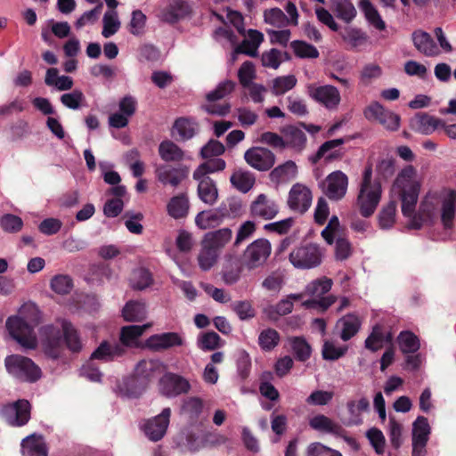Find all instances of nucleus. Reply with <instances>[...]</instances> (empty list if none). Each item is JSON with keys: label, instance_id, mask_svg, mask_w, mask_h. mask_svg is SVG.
Segmentation results:
<instances>
[{"label": "nucleus", "instance_id": "obj_1", "mask_svg": "<svg viewBox=\"0 0 456 456\" xmlns=\"http://www.w3.org/2000/svg\"><path fill=\"white\" fill-rule=\"evenodd\" d=\"M40 337L45 353L53 358L58 357L63 344L73 351H79L82 344L73 325L64 319L57 320L53 325L40 329Z\"/></svg>", "mask_w": 456, "mask_h": 456}, {"label": "nucleus", "instance_id": "obj_2", "mask_svg": "<svg viewBox=\"0 0 456 456\" xmlns=\"http://www.w3.org/2000/svg\"><path fill=\"white\" fill-rule=\"evenodd\" d=\"M421 183L417 169L411 165L404 167L397 174L391 191L400 198L403 216H411L415 213Z\"/></svg>", "mask_w": 456, "mask_h": 456}, {"label": "nucleus", "instance_id": "obj_3", "mask_svg": "<svg viewBox=\"0 0 456 456\" xmlns=\"http://www.w3.org/2000/svg\"><path fill=\"white\" fill-rule=\"evenodd\" d=\"M382 194L380 182L372 177V167H365L359 187L356 205L363 217L370 216L376 210Z\"/></svg>", "mask_w": 456, "mask_h": 456}, {"label": "nucleus", "instance_id": "obj_4", "mask_svg": "<svg viewBox=\"0 0 456 456\" xmlns=\"http://www.w3.org/2000/svg\"><path fill=\"white\" fill-rule=\"evenodd\" d=\"M4 365L9 374L23 381H36L41 376V370L32 360L20 354H12L5 358Z\"/></svg>", "mask_w": 456, "mask_h": 456}, {"label": "nucleus", "instance_id": "obj_5", "mask_svg": "<svg viewBox=\"0 0 456 456\" xmlns=\"http://www.w3.org/2000/svg\"><path fill=\"white\" fill-rule=\"evenodd\" d=\"M234 87L235 83L231 80L221 82L214 90L206 94V102L202 105V109L212 115L225 116L230 112V104H218L216 102L230 94Z\"/></svg>", "mask_w": 456, "mask_h": 456}, {"label": "nucleus", "instance_id": "obj_6", "mask_svg": "<svg viewBox=\"0 0 456 456\" xmlns=\"http://www.w3.org/2000/svg\"><path fill=\"white\" fill-rule=\"evenodd\" d=\"M323 251L315 244L294 248L289 254V261L297 269H312L321 265Z\"/></svg>", "mask_w": 456, "mask_h": 456}, {"label": "nucleus", "instance_id": "obj_7", "mask_svg": "<svg viewBox=\"0 0 456 456\" xmlns=\"http://www.w3.org/2000/svg\"><path fill=\"white\" fill-rule=\"evenodd\" d=\"M10 335L21 346L33 349L37 346V338L33 327L20 316H11L6 321Z\"/></svg>", "mask_w": 456, "mask_h": 456}, {"label": "nucleus", "instance_id": "obj_8", "mask_svg": "<svg viewBox=\"0 0 456 456\" xmlns=\"http://www.w3.org/2000/svg\"><path fill=\"white\" fill-rule=\"evenodd\" d=\"M348 183V176L344 172L337 170L326 176L322 182L321 187L325 196L331 200L338 201L346 196Z\"/></svg>", "mask_w": 456, "mask_h": 456}, {"label": "nucleus", "instance_id": "obj_9", "mask_svg": "<svg viewBox=\"0 0 456 456\" xmlns=\"http://www.w3.org/2000/svg\"><path fill=\"white\" fill-rule=\"evenodd\" d=\"M272 251L271 243L265 239H258L250 243L243 254L244 265L252 270L263 265Z\"/></svg>", "mask_w": 456, "mask_h": 456}, {"label": "nucleus", "instance_id": "obj_10", "mask_svg": "<svg viewBox=\"0 0 456 456\" xmlns=\"http://www.w3.org/2000/svg\"><path fill=\"white\" fill-rule=\"evenodd\" d=\"M30 403L21 399L4 405L1 410L2 418L12 427H22L30 419Z\"/></svg>", "mask_w": 456, "mask_h": 456}, {"label": "nucleus", "instance_id": "obj_11", "mask_svg": "<svg viewBox=\"0 0 456 456\" xmlns=\"http://www.w3.org/2000/svg\"><path fill=\"white\" fill-rule=\"evenodd\" d=\"M307 93L310 98L330 110H337L341 102L338 89L330 85L320 86L309 85Z\"/></svg>", "mask_w": 456, "mask_h": 456}, {"label": "nucleus", "instance_id": "obj_12", "mask_svg": "<svg viewBox=\"0 0 456 456\" xmlns=\"http://www.w3.org/2000/svg\"><path fill=\"white\" fill-rule=\"evenodd\" d=\"M364 115L367 119L378 121L387 130L395 131L399 128V116L388 110H386L377 102L370 103L365 109Z\"/></svg>", "mask_w": 456, "mask_h": 456}, {"label": "nucleus", "instance_id": "obj_13", "mask_svg": "<svg viewBox=\"0 0 456 456\" xmlns=\"http://www.w3.org/2000/svg\"><path fill=\"white\" fill-rule=\"evenodd\" d=\"M191 7L186 0H169L160 8L158 17L160 20L174 24L188 17Z\"/></svg>", "mask_w": 456, "mask_h": 456}, {"label": "nucleus", "instance_id": "obj_14", "mask_svg": "<svg viewBox=\"0 0 456 456\" xmlns=\"http://www.w3.org/2000/svg\"><path fill=\"white\" fill-rule=\"evenodd\" d=\"M244 159L251 167L267 171L274 165L275 155L266 148L252 147L245 151Z\"/></svg>", "mask_w": 456, "mask_h": 456}, {"label": "nucleus", "instance_id": "obj_15", "mask_svg": "<svg viewBox=\"0 0 456 456\" xmlns=\"http://www.w3.org/2000/svg\"><path fill=\"white\" fill-rule=\"evenodd\" d=\"M249 210L254 218L271 220L279 213V206L274 200L261 193L251 202Z\"/></svg>", "mask_w": 456, "mask_h": 456}, {"label": "nucleus", "instance_id": "obj_16", "mask_svg": "<svg viewBox=\"0 0 456 456\" xmlns=\"http://www.w3.org/2000/svg\"><path fill=\"white\" fill-rule=\"evenodd\" d=\"M191 389V385L185 378L175 374L167 373L159 381L160 393L167 397H174L185 394Z\"/></svg>", "mask_w": 456, "mask_h": 456}, {"label": "nucleus", "instance_id": "obj_17", "mask_svg": "<svg viewBox=\"0 0 456 456\" xmlns=\"http://www.w3.org/2000/svg\"><path fill=\"white\" fill-rule=\"evenodd\" d=\"M170 415V408H165L160 414L147 420L143 427L145 436L154 442L162 439L169 425Z\"/></svg>", "mask_w": 456, "mask_h": 456}, {"label": "nucleus", "instance_id": "obj_18", "mask_svg": "<svg viewBox=\"0 0 456 456\" xmlns=\"http://www.w3.org/2000/svg\"><path fill=\"white\" fill-rule=\"evenodd\" d=\"M312 200L310 189L302 183H296L289 191L288 205L291 209L304 213L310 208Z\"/></svg>", "mask_w": 456, "mask_h": 456}, {"label": "nucleus", "instance_id": "obj_19", "mask_svg": "<svg viewBox=\"0 0 456 456\" xmlns=\"http://www.w3.org/2000/svg\"><path fill=\"white\" fill-rule=\"evenodd\" d=\"M184 343L183 336L177 332H164L151 336L146 346L154 351H163L175 346H182Z\"/></svg>", "mask_w": 456, "mask_h": 456}, {"label": "nucleus", "instance_id": "obj_20", "mask_svg": "<svg viewBox=\"0 0 456 456\" xmlns=\"http://www.w3.org/2000/svg\"><path fill=\"white\" fill-rule=\"evenodd\" d=\"M155 175L162 184H170L176 187L187 177L188 169L186 167H172L162 164L156 167Z\"/></svg>", "mask_w": 456, "mask_h": 456}, {"label": "nucleus", "instance_id": "obj_21", "mask_svg": "<svg viewBox=\"0 0 456 456\" xmlns=\"http://www.w3.org/2000/svg\"><path fill=\"white\" fill-rule=\"evenodd\" d=\"M244 40L235 47V53H244L246 55L256 57L258 53V48L264 41V35L256 29H245Z\"/></svg>", "mask_w": 456, "mask_h": 456}, {"label": "nucleus", "instance_id": "obj_22", "mask_svg": "<svg viewBox=\"0 0 456 456\" xmlns=\"http://www.w3.org/2000/svg\"><path fill=\"white\" fill-rule=\"evenodd\" d=\"M163 370V363L159 360H142L134 369L135 378L146 386L149 381L154 379Z\"/></svg>", "mask_w": 456, "mask_h": 456}, {"label": "nucleus", "instance_id": "obj_23", "mask_svg": "<svg viewBox=\"0 0 456 456\" xmlns=\"http://www.w3.org/2000/svg\"><path fill=\"white\" fill-rule=\"evenodd\" d=\"M370 409V402L366 397H361L358 400H350L346 403L347 417L344 423L346 426H359L362 424L363 412Z\"/></svg>", "mask_w": 456, "mask_h": 456}, {"label": "nucleus", "instance_id": "obj_24", "mask_svg": "<svg viewBox=\"0 0 456 456\" xmlns=\"http://www.w3.org/2000/svg\"><path fill=\"white\" fill-rule=\"evenodd\" d=\"M198 181V196L205 204L213 206L218 200V190L216 183L209 176L194 178Z\"/></svg>", "mask_w": 456, "mask_h": 456}, {"label": "nucleus", "instance_id": "obj_25", "mask_svg": "<svg viewBox=\"0 0 456 456\" xmlns=\"http://www.w3.org/2000/svg\"><path fill=\"white\" fill-rule=\"evenodd\" d=\"M411 217L412 218L411 227L418 229L425 224H432L437 219L438 214L435 204L428 200H424L420 203L419 212L413 213Z\"/></svg>", "mask_w": 456, "mask_h": 456}, {"label": "nucleus", "instance_id": "obj_26", "mask_svg": "<svg viewBox=\"0 0 456 456\" xmlns=\"http://www.w3.org/2000/svg\"><path fill=\"white\" fill-rule=\"evenodd\" d=\"M456 216V191H451L443 200L439 216L444 229H452Z\"/></svg>", "mask_w": 456, "mask_h": 456}, {"label": "nucleus", "instance_id": "obj_27", "mask_svg": "<svg viewBox=\"0 0 456 456\" xmlns=\"http://www.w3.org/2000/svg\"><path fill=\"white\" fill-rule=\"evenodd\" d=\"M345 143L344 139H334L322 143L314 156L311 158L313 163L318 162L322 159L328 161L337 159L342 157L340 147Z\"/></svg>", "mask_w": 456, "mask_h": 456}, {"label": "nucleus", "instance_id": "obj_28", "mask_svg": "<svg viewBox=\"0 0 456 456\" xmlns=\"http://www.w3.org/2000/svg\"><path fill=\"white\" fill-rule=\"evenodd\" d=\"M22 456H48V450L42 436L32 434L21 442Z\"/></svg>", "mask_w": 456, "mask_h": 456}, {"label": "nucleus", "instance_id": "obj_29", "mask_svg": "<svg viewBox=\"0 0 456 456\" xmlns=\"http://www.w3.org/2000/svg\"><path fill=\"white\" fill-rule=\"evenodd\" d=\"M412 42L416 49L426 56H436L440 53V50L431 36L422 30H417L412 33Z\"/></svg>", "mask_w": 456, "mask_h": 456}, {"label": "nucleus", "instance_id": "obj_30", "mask_svg": "<svg viewBox=\"0 0 456 456\" xmlns=\"http://www.w3.org/2000/svg\"><path fill=\"white\" fill-rule=\"evenodd\" d=\"M358 6L369 26L378 31H384L387 28L385 20L370 0H360Z\"/></svg>", "mask_w": 456, "mask_h": 456}, {"label": "nucleus", "instance_id": "obj_31", "mask_svg": "<svg viewBox=\"0 0 456 456\" xmlns=\"http://www.w3.org/2000/svg\"><path fill=\"white\" fill-rule=\"evenodd\" d=\"M125 353L126 349L119 343L104 341L92 354V359L108 362L122 356Z\"/></svg>", "mask_w": 456, "mask_h": 456}, {"label": "nucleus", "instance_id": "obj_32", "mask_svg": "<svg viewBox=\"0 0 456 456\" xmlns=\"http://www.w3.org/2000/svg\"><path fill=\"white\" fill-rule=\"evenodd\" d=\"M242 270L243 264L238 257L227 256L223 267V280L224 283L228 285L236 283L240 278Z\"/></svg>", "mask_w": 456, "mask_h": 456}, {"label": "nucleus", "instance_id": "obj_33", "mask_svg": "<svg viewBox=\"0 0 456 456\" xmlns=\"http://www.w3.org/2000/svg\"><path fill=\"white\" fill-rule=\"evenodd\" d=\"M285 148H292L296 151H302L305 147L306 136L305 132L294 126H289L282 130Z\"/></svg>", "mask_w": 456, "mask_h": 456}, {"label": "nucleus", "instance_id": "obj_34", "mask_svg": "<svg viewBox=\"0 0 456 456\" xmlns=\"http://www.w3.org/2000/svg\"><path fill=\"white\" fill-rule=\"evenodd\" d=\"M222 221L224 222L227 219H233L241 216L243 212V205L240 199L231 197L221 202V204L216 208Z\"/></svg>", "mask_w": 456, "mask_h": 456}, {"label": "nucleus", "instance_id": "obj_35", "mask_svg": "<svg viewBox=\"0 0 456 456\" xmlns=\"http://www.w3.org/2000/svg\"><path fill=\"white\" fill-rule=\"evenodd\" d=\"M303 297V294H290L286 298L279 301L276 305H271L265 309V313L268 317L276 319L277 316L286 315L293 310V301L300 300Z\"/></svg>", "mask_w": 456, "mask_h": 456}, {"label": "nucleus", "instance_id": "obj_36", "mask_svg": "<svg viewBox=\"0 0 456 456\" xmlns=\"http://www.w3.org/2000/svg\"><path fill=\"white\" fill-rule=\"evenodd\" d=\"M151 326V323L143 325H129L122 328L120 332V345L124 346H135L138 338Z\"/></svg>", "mask_w": 456, "mask_h": 456}, {"label": "nucleus", "instance_id": "obj_37", "mask_svg": "<svg viewBox=\"0 0 456 456\" xmlns=\"http://www.w3.org/2000/svg\"><path fill=\"white\" fill-rule=\"evenodd\" d=\"M232 237V232L230 228H221L214 232H208L203 238V241L218 252L228 244Z\"/></svg>", "mask_w": 456, "mask_h": 456}, {"label": "nucleus", "instance_id": "obj_38", "mask_svg": "<svg viewBox=\"0 0 456 456\" xmlns=\"http://www.w3.org/2000/svg\"><path fill=\"white\" fill-rule=\"evenodd\" d=\"M122 315L127 322H141L147 316L145 302L139 300L128 301L122 309Z\"/></svg>", "mask_w": 456, "mask_h": 456}, {"label": "nucleus", "instance_id": "obj_39", "mask_svg": "<svg viewBox=\"0 0 456 456\" xmlns=\"http://www.w3.org/2000/svg\"><path fill=\"white\" fill-rule=\"evenodd\" d=\"M230 182L239 191L247 193L253 188L256 178L251 172L239 169L232 173L230 177Z\"/></svg>", "mask_w": 456, "mask_h": 456}, {"label": "nucleus", "instance_id": "obj_40", "mask_svg": "<svg viewBox=\"0 0 456 456\" xmlns=\"http://www.w3.org/2000/svg\"><path fill=\"white\" fill-rule=\"evenodd\" d=\"M189 200L185 194L174 196L167 206L168 215L175 219L184 218L189 213Z\"/></svg>", "mask_w": 456, "mask_h": 456}, {"label": "nucleus", "instance_id": "obj_41", "mask_svg": "<svg viewBox=\"0 0 456 456\" xmlns=\"http://www.w3.org/2000/svg\"><path fill=\"white\" fill-rule=\"evenodd\" d=\"M392 342L391 333H385L382 327L376 325L371 333L365 340V347L372 352H376L383 347L385 343Z\"/></svg>", "mask_w": 456, "mask_h": 456}, {"label": "nucleus", "instance_id": "obj_42", "mask_svg": "<svg viewBox=\"0 0 456 456\" xmlns=\"http://www.w3.org/2000/svg\"><path fill=\"white\" fill-rule=\"evenodd\" d=\"M297 175V167L292 160L279 165L272 170L270 176L272 181L276 183H284L296 178Z\"/></svg>", "mask_w": 456, "mask_h": 456}, {"label": "nucleus", "instance_id": "obj_43", "mask_svg": "<svg viewBox=\"0 0 456 456\" xmlns=\"http://www.w3.org/2000/svg\"><path fill=\"white\" fill-rule=\"evenodd\" d=\"M332 7L337 17L346 23L352 22L357 15L356 8L351 0H333Z\"/></svg>", "mask_w": 456, "mask_h": 456}, {"label": "nucleus", "instance_id": "obj_44", "mask_svg": "<svg viewBox=\"0 0 456 456\" xmlns=\"http://www.w3.org/2000/svg\"><path fill=\"white\" fill-rule=\"evenodd\" d=\"M223 223L216 208L201 211L195 216V224L200 230L215 228Z\"/></svg>", "mask_w": 456, "mask_h": 456}, {"label": "nucleus", "instance_id": "obj_45", "mask_svg": "<svg viewBox=\"0 0 456 456\" xmlns=\"http://www.w3.org/2000/svg\"><path fill=\"white\" fill-rule=\"evenodd\" d=\"M337 325L341 329L340 338L344 341H347L358 332L361 322L357 316L347 314L342 317Z\"/></svg>", "mask_w": 456, "mask_h": 456}, {"label": "nucleus", "instance_id": "obj_46", "mask_svg": "<svg viewBox=\"0 0 456 456\" xmlns=\"http://www.w3.org/2000/svg\"><path fill=\"white\" fill-rule=\"evenodd\" d=\"M219 253L202 240L201 248L198 255V264L200 269L203 271L210 270L216 264Z\"/></svg>", "mask_w": 456, "mask_h": 456}, {"label": "nucleus", "instance_id": "obj_47", "mask_svg": "<svg viewBox=\"0 0 456 456\" xmlns=\"http://www.w3.org/2000/svg\"><path fill=\"white\" fill-rule=\"evenodd\" d=\"M401 352L404 354L416 353L420 347L419 338L410 330L401 331L397 337Z\"/></svg>", "mask_w": 456, "mask_h": 456}, {"label": "nucleus", "instance_id": "obj_48", "mask_svg": "<svg viewBox=\"0 0 456 456\" xmlns=\"http://www.w3.org/2000/svg\"><path fill=\"white\" fill-rule=\"evenodd\" d=\"M440 120L427 114L418 115L412 120V127L422 134H432L438 126Z\"/></svg>", "mask_w": 456, "mask_h": 456}, {"label": "nucleus", "instance_id": "obj_49", "mask_svg": "<svg viewBox=\"0 0 456 456\" xmlns=\"http://www.w3.org/2000/svg\"><path fill=\"white\" fill-rule=\"evenodd\" d=\"M159 154L166 161H180L183 158V151L172 141L167 140L160 142Z\"/></svg>", "mask_w": 456, "mask_h": 456}, {"label": "nucleus", "instance_id": "obj_50", "mask_svg": "<svg viewBox=\"0 0 456 456\" xmlns=\"http://www.w3.org/2000/svg\"><path fill=\"white\" fill-rule=\"evenodd\" d=\"M153 283L151 272L145 268H138L133 271L130 277V285L134 289L143 290Z\"/></svg>", "mask_w": 456, "mask_h": 456}, {"label": "nucleus", "instance_id": "obj_51", "mask_svg": "<svg viewBox=\"0 0 456 456\" xmlns=\"http://www.w3.org/2000/svg\"><path fill=\"white\" fill-rule=\"evenodd\" d=\"M197 346L202 351H214L223 346L220 336L214 332H202L197 338Z\"/></svg>", "mask_w": 456, "mask_h": 456}, {"label": "nucleus", "instance_id": "obj_52", "mask_svg": "<svg viewBox=\"0 0 456 456\" xmlns=\"http://www.w3.org/2000/svg\"><path fill=\"white\" fill-rule=\"evenodd\" d=\"M332 286V281L323 277L314 280L307 284L305 294L313 297L321 298L324 294L329 292Z\"/></svg>", "mask_w": 456, "mask_h": 456}, {"label": "nucleus", "instance_id": "obj_53", "mask_svg": "<svg viewBox=\"0 0 456 456\" xmlns=\"http://www.w3.org/2000/svg\"><path fill=\"white\" fill-rule=\"evenodd\" d=\"M297 79L294 75L281 76L274 78L272 85V93L274 95H282L293 89Z\"/></svg>", "mask_w": 456, "mask_h": 456}, {"label": "nucleus", "instance_id": "obj_54", "mask_svg": "<svg viewBox=\"0 0 456 456\" xmlns=\"http://www.w3.org/2000/svg\"><path fill=\"white\" fill-rule=\"evenodd\" d=\"M103 28L102 35L105 37H110L118 32L120 28V21L118 17V12L115 10L107 11L102 19Z\"/></svg>", "mask_w": 456, "mask_h": 456}, {"label": "nucleus", "instance_id": "obj_55", "mask_svg": "<svg viewBox=\"0 0 456 456\" xmlns=\"http://www.w3.org/2000/svg\"><path fill=\"white\" fill-rule=\"evenodd\" d=\"M197 127V123L194 120L184 118H178L174 125V130L182 140H188L193 137Z\"/></svg>", "mask_w": 456, "mask_h": 456}, {"label": "nucleus", "instance_id": "obj_56", "mask_svg": "<svg viewBox=\"0 0 456 456\" xmlns=\"http://www.w3.org/2000/svg\"><path fill=\"white\" fill-rule=\"evenodd\" d=\"M290 347L296 358L304 362L311 355V346L303 338L294 337L289 339Z\"/></svg>", "mask_w": 456, "mask_h": 456}, {"label": "nucleus", "instance_id": "obj_57", "mask_svg": "<svg viewBox=\"0 0 456 456\" xmlns=\"http://www.w3.org/2000/svg\"><path fill=\"white\" fill-rule=\"evenodd\" d=\"M382 75V69L377 63H368L364 65L360 72V84L366 86L374 80L379 78Z\"/></svg>", "mask_w": 456, "mask_h": 456}, {"label": "nucleus", "instance_id": "obj_58", "mask_svg": "<svg viewBox=\"0 0 456 456\" xmlns=\"http://www.w3.org/2000/svg\"><path fill=\"white\" fill-rule=\"evenodd\" d=\"M430 431L428 419L419 416L412 424V440L428 442Z\"/></svg>", "mask_w": 456, "mask_h": 456}, {"label": "nucleus", "instance_id": "obj_59", "mask_svg": "<svg viewBox=\"0 0 456 456\" xmlns=\"http://www.w3.org/2000/svg\"><path fill=\"white\" fill-rule=\"evenodd\" d=\"M226 163L222 159H212L201 164L193 173V178L208 176V174L222 171L225 168Z\"/></svg>", "mask_w": 456, "mask_h": 456}, {"label": "nucleus", "instance_id": "obj_60", "mask_svg": "<svg viewBox=\"0 0 456 456\" xmlns=\"http://www.w3.org/2000/svg\"><path fill=\"white\" fill-rule=\"evenodd\" d=\"M346 351V346H338L334 341L325 340L322 346V354L325 360L335 361L342 357Z\"/></svg>", "mask_w": 456, "mask_h": 456}, {"label": "nucleus", "instance_id": "obj_61", "mask_svg": "<svg viewBox=\"0 0 456 456\" xmlns=\"http://www.w3.org/2000/svg\"><path fill=\"white\" fill-rule=\"evenodd\" d=\"M309 425L313 429L323 433H333L338 428L336 423L322 414H319L312 418L309 421Z\"/></svg>", "mask_w": 456, "mask_h": 456}, {"label": "nucleus", "instance_id": "obj_62", "mask_svg": "<svg viewBox=\"0 0 456 456\" xmlns=\"http://www.w3.org/2000/svg\"><path fill=\"white\" fill-rule=\"evenodd\" d=\"M291 48L294 53L299 58L315 59L319 57L317 48L305 41H293L291 43Z\"/></svg>", "mask_w": 456, "mask_h": 456}, {"label": "nucleus", "instance_id": "obj_63", "mask_svg": "<svg viewBox=\"0 0 456 456\" xmlns=\"http://www.w3.org/2000/svg\"><path fill=\"white\" fill-rule=\"evenodd\" d=\"M280 341L279 333L273 329H265L260 332L258 337V344L265 351H271Z\"/></svg>", "mask_w": 456, "mask_h": 456}, {"label": "nucleus", "instance_id": "obj_64", "mask_svg": "<svg viewBox=\"0 0 456 456\" xmlns=\"http://www.w3.org/2000/svg\"><path fill=\"white\" fill-rule=\"evenodd\" d=\"M342 37L353 47L362 45L368 41L367 34L358 28H346Z\"/></svg>", "mask_w": 456, "mask_h": 456}]
</instances>
